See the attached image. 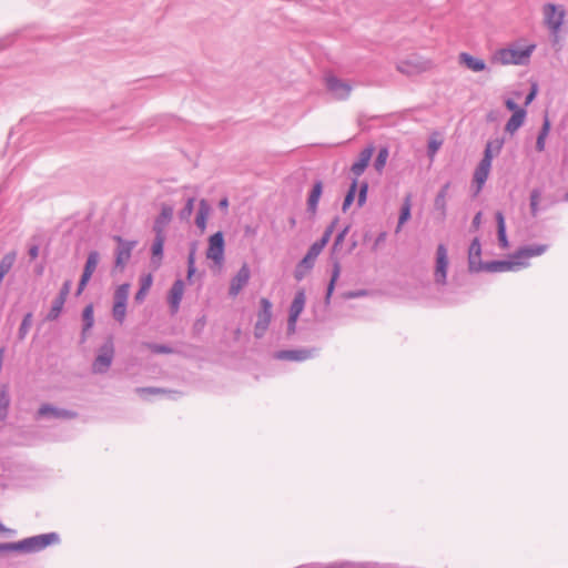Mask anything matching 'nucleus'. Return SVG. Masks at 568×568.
Returning a JSON list of instances; mask_svg holds the SVG:
<instances>
[{
    "instance_id": "1",
    "label": "nucleus",
    "mask_w": 568,
    "mask_h": 568,
    "mask_svg": "<svg viewBox=\"0 0 568 568\" xmlns=\"http://www.w3.org/2000/svg\"><path fill=\"white\" fill-rule=\"evenodd\" d=\"M503 143H504L503 140L495 141V149L497 152L500 151ZM493 144H494V142L487 143L485 151H484V156L479 161L478 165L475 169L474 176H473V189H474L473 196H477L480 193V191L483 190V187L488 179L490 168H491V161H493V153H491Z\"/></svg>"
},
{
    "instance_id": "2",
    "label": "nucleus",
    "mask_w": 568,
    "mask_h": 568,
    "mask_svg": "<svg viewBox=\"0 0 568 568\" xmlns=\"http://www.w3.org/2000/svg\"><path fill=\"white\" fill-rule=\"evenodd\" d=\"M19 542L20 552L33 554L43 550L48 546L59 544L60 536L58 532H48L24 538Z\"/></svg>"
},
{
    "instance_id": "3",
    "label": "nucleus",
    "mask_w": 568,
    "mask_h": 568,
    "mask_svg": "<svg viewBox=\"0 0 568 568\" xmlns=\"http://www.w3.org/2000/svg\"><path fill=\"white\" fill-rule=\"evenodd\" d=\"M114 354L113 336L110 335L98 349V354L92 363V372L94 374L106 373L112 365Z\"/></svg>"
},
{
    "instance_id": "4",
    "label": "nucleus",
    "mask_w": 568,
    "mask_h": 568,
    "mask_svg": "<svg viewBox=\"0 0 568 568\" xmlns=\"http://www.w3.org/2000/svg\"><path fill=\"white\" fill-rule=\"evenodd\" d=\"M534 50L535 44H530L524 49L504 48L496 52L495 59L501 64L525 65Z\"/></svg>"
},
{
    "instance_id": "5",
    "label": "nucleus",
    "mask_w": 568,
    "mask_h": 568,
    "mask_svg": "<svg viewBox=\"0 0 568 568\" xmlns=\"http://www.w3.org/2000/svg\"><path fill=\"white\" fill-rule=\"evenodd\" d=\"M432 65V61L429 60H423L417 57H413L397 62L396 69L398 72L412 77L428 71Z\"/></svg>"
},
{
    "instance_id": "6",
    "label": "nucleus",
    "mask_w": 568,
    "mask_h": 568,
    "mask_svg": "<svg viewBox=\"0 0 568 568\" xmlns=\"http://www.w3.org/2000/svg\"><path fill=\"white\" fill-rule=\"evenodd\" d=\"M565 12L564 10H559L556 4L547 3L544 7V20L545 24L550 30L555 40L558 38V32L560 30L561 24L564 23Z\"/></svg>"
},
{
    "instance_id": "7",
    "label": "nucleus",
    "mask_w": 568,
    "mask_h": 568,
    "mask_svg": "<svg viewBox=\"0 0 568 568\" xmlns=\"http://www.w3.org/2000/svg\"><path fill=\"white\" fill-rule=\"evenodd\" d=\"M448 251L445 244L440 243L436 248V261L434 280L438 285H445L447 282V270H448Z\"/></svg>"
},
{
    "instance_id": "8",
    "label": "nucleus",
    "mask_w": 568,
    "mask_h": 568,
    "mask_svg": "<svg viewBox=\"0 0 568 568\" xmlns=\"http://www.w3.org/2000/svg\"><path fill=\"white\" fill-rule=\"evenodd\" d=\"M261 308L257 313V320L254 326V336L262 338L266 333L272 318V303L270 300L261 298Z\"/></svg>"
},
{
    "instance_id": "9",
    "label": "nucleus",
    "mask_w": 568,
    "mask_h": 568,
    "mask_svg": "<svg viewBox=\"0 0 568 568\" xmlns=\"http://www.w3.org/2000/svg\"><path fill=\"white\" fill-rule=\"evenodd\" d=\"M525 266H527V262L517 261L511 256L510 260H495L486 262L480 268H483V272L501 273L520 270Z\"/></svg>"
},
{
    "instance_id": "10",
    "label": "nucleus",
    "mask_w": 568,
    "mask_h": 568,
    "mask_svg": "<svg viewBox=\"0 0 568 568\" xmlns=\"http://www.w3.org/2000/svg\"><path fill=\"white\" fill-rule=\"evenodd\" d=\"M113 240L118 243V247L115 250V267L122 270L131 258L132 251L136 246L138 242L124 240L120 235H114Z\"/></svg>"
},
{
    "instance_id": "11",
    "label": "nucleus",
    "mask_w": 568,
    "mask_h": 568,
    "mask_svg": "<svg viewBox=\"0 0 568 568\" xmlns=\"http://www.w3.org/2000/svg\"><path fill=\"white\" fill-rule=\"evenodd\" d=\"M225 241L222 231H217L209 239V247L206 257L213 260L216 264H221L224 260Z\"/></svg>"
},
{
    "instance_id": "12",
    "label": "nucleus",
    "mask_w": 568,
    "mask_h": 568,
    "mask_svg": "<svg viewBox=\"0 0 568 568\" xmlns=\"http://www.w3.org/2000/svg\"><path fill=\"white\" fill-rule=\"evenodd\" d=\"M325 84L326 89L338 100H346L352 92V85L348 82L332 74L325 78Z\"/></svg>"
},
{
    "instance_id": "13",
    "label": "nucleus",
    "mask_w": 568,
    "mask_h": 568,
    "mask_svg": "<svg viewBox=\"0 0 568 568\" xmlns=\"http://www.w3.org/2000/svg\"><path fill=\"white\" fill-rule=\"evenodd\" d=\"M316 348L282 349L274 353V358L280 361L304 362L313 358Z\"/></svg>"
},
{
    "instance_id": "14",
    "label": "nucleus",
    "mask_w": 568,
    "mask_h": 568,
    "mask_svg": "<svg viewBox=\"0 0 568 568\" xmlns=\"http://www.w3.org/2000/svg\"><path fill=\"white\" fill-rule=\"evenodd\" d=\"M40 417H52L57 419H74L78 417V413L65 408L54 407L50 404H43L37 412V418Z\"/></svg>"
},
{
    "instance_id": "15",
    "label": "nucleus",
    "mask_w": 568,
    "mask_h": 568,
    "mask_svg": "<svg viewBox=\"0 0 568 568\" xmlns=\"http://www.w3.org/2000/svg\"><path fill=\"white\" fill-rule=\"evenodd\" d=\"M250 275L251 272L248 266L243 264L235 276L231 280L229 295L232 297L237 296L241 290L248 283Z\"/></svg>"
},
{
    "instance_id": "16",
    "label": "nucleus",
    "mask_w": 568,
    "mask_h": 568,
    "mask_svg": "<svg viewBox=\"0 0 568 568\" xmlns=\"http://www.w3.org/2000/svg\"><path fill=\"white\" fill-rule=\"evenodd\" d=\"M548 250L547 244H531L519 247L514 254L513 257L517 261H524L542 255Z\"/></svg>"
},
{
    "instance_id": "17",
    "label": "nucleus",
    "mask_w": 568,
    "mask_h": 568,
    "mask_svg": "<svg viewBox=\"0 0 568 568\" xmlns=\"http://www.w3.org/2000/svg\"><path fill=\"white\" fill-rule=\"evenodd\" d=\"M183 292H184V282L181 278H178L172 284V286L169 291V297H168L170 310H171L172 314H175L179 311L180 304H181V301L183 297Z\"/></svg>"
},
{
    "instance_id": "18",
    "label": "nucleus",
    "mask_w": 568,
    "mask_h": 568,
    "mask_svg": "<svg viewBox=\"0 0 568 568\" xmlns=\"http://www.w3.org/2000/svg\"><path fill=\"white\" fill-rule=\"evenodd\" d=\"M373 152V145H368L361 151L358 160L351 168V171L355 175V179H357L359 175L364 173L365 169L367 168L372 159Z\"/></svg>"
},
{
    "instance_id": "19",
    "label": "nucleus",
    "mask_w": 568,
    "mask_h": 568,
    "mask_svg": "<svg viewBox=\"0 0 568 568\" xmlns=\"http://www.w3.org/2000/svg\"><path fill=\"white\" fill-rule=\"evenodd\" d=\"M173 207L170 205H162L160 214L156 216L153 231L154 233L165 234V227L173 217Z\"/></svg>"
},
{
    "instance_id": "20",
    "label": "nucleus",
    "mask_w": 568,
    "mask_h": 568,
    "mask_svg": "<svg viewBox=\"0 0 568 568\" xmlns=\"http://www.w3.org/2000/svg\"><path fill=\"white\" fill-rule=\"evenodd\" d=\"M458 61L462 65L474 72H481L487 68L486 62L483 59L476 58L467 52L459 53Z\"/></svg>"
},
{
    "instance_id": "21",
    "label": "nucleus",
    "mask_w": 568,
    "mask_h": 568,
    "mask_svg": "<svg viewBox=\"0 0 568 568\" xmlns=\"http://www.w3.org/2000/svg\"><path fill=\"white\" fill-rule=\"evenodd\" d=\"M165 242V234L155 233V237L152 244V257L151 262L155 267L161 265L163 258V247Z\"/></svg>"
},
{
    "instance_id": "22",
    "label": "nucleus",
    "mask_w": 568,
    "mask_h": 568,
    "mask_svg": "<svg viewBox=\"0 0 568 568\" xmlns=\"http://www.w3.org/2000/svg\"><path fill=\"white\" fill-rule=\"evenodd\" d=\"M322 193H323V182L321 180H317L314 183V185L308 194L307 212H310L312 214L316 213L317 205H318L320 199L322 196Z\"/></svg>"
},
{
    "instance_id": "23",
    "label": "nucleus",
    "mask_w": 568,
    "mask_h": 568,
    "mask_svg": "<svg viewBox=\"0 0 568 568\" xmlns=\"http://www.w3.org/2000/svg\"><path fill=\"white\" fill-rule=\"evenodd\" d=\"M83 327L81 332V343H84L88 338V332L93 327L94 324V310L93 304H88L82 312Z\"/></svg>"
},
{
    "instance_id": "24",
    "label": "nucleus",
    "mask_w": 568,
    "mask_h": 568,
    "mask_svg": "<svg viewBox=\"0 0 568 568\" xmlns=\"http://www.w3.org/2000/svg\"><path fill=\"white\" fill-rule=\"evenodd\" d=\"M450 183H445L440 190L438 191L435 201H434V207L436 211L440 213L442 220L446 219L447 215V204H446V197L448 194Z\"/></svg>"
},
{
    "instance_id": "25",
    "label": "nucleus",
    "mask_w": 568,
    "mask_h": 568,
    "mask_svg": "<svg viewBox=\"0 0 568 568\" xmlns=\"http://www.w3.org/2000/svg\"><path fill=\"white\" fill-rule=\"evenodd\" d=\"M211 213V205L205 199L199 202V210L195 217L196 226L203 232L206 227V221Z\"/></svg>"
},
{
    "instance_id": "26",
    "label": "nucleus",
    "mask_w": 568,
    "mask_h": 568,
    "mask_svg": "<svg viewBox=\"0 0 568 568\" xmlns=\"http://www.w3.org/2000/svg\"><path fill=\"white\" fill-rule=\"evenodd\" d=\"M306 302V295L304 290H298L293 298V302L290 306V313L288 316L291 317H297L301 315L305 307Z\"/></svg>"
},
{
    "instance_id": "27",
    "label": "nucleus",
    "mask_w": 568,
    "mask_h": 568,
    "mask_svg": "<svg viewBox=\"0 0 568 568\" xmlns=\"http://www.w3.org/2000/svg\"><path fill=\"white\" fill-rule=\"evenodd\" d=\"M526 114V110H519L518 112L513 113L506 123L505 131L514 134L524 124Z\"/></svg>"
},
{
    "instance_id": "28",
    "label": "nucleus",
    "mask_w": 568,
    "mask_h": 568,
    "mask_svg": "<svg viewBox=\"0 0 568 568\" xmlns=\"http://www.w3.org/2000/svg\"><path fill=\"white\" fill-rule=\"evenodd\" d=\"M11 398L9 387L3 385L0 390V420H6L9 415Z\"/></svg>"
},
{
    "instance_id": "29",
    "label": "nucleus",
    "mask_w": 568,
    "mask_h": 568,
    "mask_svg": "<svg viewBox=\"0 0 568 568\" xmlns=\"http://www.w3.org/2000/svg\"><path fill=\"white\" fill-rule=\"evenodd\" d=\"M496 222H497V236L500 247L506 248L508 247V239L506 234V224H505V217L504 214L498 211L496 213Z\"/></svg>"
},
{
    "instance_id": "30",
    "label": "nucleus",
    "mask_w": 568,
    "mask_h": 568,
    "mask_svg": "<svg viewBox=\"0 0 568 568\" xmlns=\"http://www.w3.org/2000/svg\"><path fill=\"white\" fill-rule=\"evenodd\" d=\"M65 301L67 300L62 298V296H55V298L52 302L50 311L45 315V320L49 322L58 320L62 313Z\"/></svg>"
},
{
    "instance_id": "31",
    "label": "nucleus",
    "mask_w": 568,
    "mask_h": 568,
    "mask_svg": "<svg viewBox=\"0 0 568 568\" xmlns=\"http://www.w3.org/2000/svg\"><path fill=\"white\" fill-rule=\"evenodd\" d=\"M322 251L317 245L312 244L305 256L301 260V266H305V270H312L316 257Z\"/></svg>"
},
{
    "instance_id": "32",
    "label": "nucleus",
    "mask_w": 568,
    "mask_h": 568,
    "mask_svg": "<svg viewBox=\"0 0 568 568\" xmlns=\"http://www.w3.org/2000/svg\"><path fill=\"white\" fill-rule=\"evenodd\" d=\"M550 131V121L548 116H545L541 129L539 130L537 141H536V150L538 152H542L546 145V138L548 136Z\"/></svg>"
},
{
    "instance_id": "33",
    "label": "nucleus",
    "mask_w": 568,
    "mask_h": 568,
    "mask_svg": "<svg viewBox=\"0 0 568 568\" xmlns=\"http://www.w3.org/2000/svg\"><path fill=\"white\" fill-rule=\"evenodd\" d=\"M339 273H341V266L336 262L334 264V266H333L332 276H331L329 283L327 285L326 295H325V298H324V303H325L326 306H328L331 304V298H332L333 292L335 290V284H336V281H337V278L339 276Z\"/></svg>"
},
{
    "instance_id": "34",
    "label": "nucleus",
    "mask_w": 568,
    "mask_h": 568,
    "mask_svg": "<svg viewBox=\"0 0 568 568\" xmlns=\"http://www.w3.org/2000/svg\"><path fill=\"white\" fill-rule=\"evenodd\" d=\"M410 210H412L410 195H407L404 199L403 205L400 207V213H399V217H398V224L396 227V232H399L402 225L410 219Z\"/></svg>"
},
{
    "instance_id": "35",
    "label": "nucleus",
    "mask_w": 568,
    "mask_h": 568,
    "mask_svg": "<svg viewBox=\"0 0 568 568\" xmlns=\"http://www.w3.org/2000/svg\"><path fill=\"white\" fill-rule=\"evenodd\" d=\"M357 187H358V181H357V179H354L348 187V191H347L345 197H344L343 205H342L343 212H346L349 209V206L353 204L355 196H356Z\"/></svg>"
},
{
    "instance_id": "36",
    "label": "nucleus",
    "mask_w": 568,
    "mask_h": 568,
    "mask_svg": "<svg viewBox=\"0 0 568 568\" xmlns=\"http://www.w3.org/2000/svg\"><path fill=\"white\" fill-rule=\"evenodd\" d=\"M135 392L140 395V396H145V395H158V394H170L172 395V398H175V395H179L180 393L176 392V390H170V389H164V388H160V387H138L135 389Z\"/></svg>"
},
{
    "instance_id": "37",
    "label": "nucleus",
    "mask_w": 568,
    "mask_h": 568,
    "mask_svg": "<svg viewBox=\"0 0 568 568\" xmlns=\"http://www.w3.org/2000/svg\"><path fill=\"white\" fill-rule=\"evenodd\" d=\"M100 261V254L98 251H90L84 264V272L93 274Z\"/></svg>"
},
{
    "instance_id": "38",
    "label": "nucleus",
    "mask_w": 568,
    "mask_h": 568,
    "mask_svg": "<svg viewBox=\"0 0 568 568\" xmlns=\"http://www.w3.org/2000/svg\"><path fill=\"white\" fill-rule=\"evenodd\" d=\"M31 325H32V313L29 312L23 316L22 322L19 326V329H18L19 341H23L26 338Z\"/></svg>"
},
{
    "instance_id": "39",
    "label": "nucleus",
    "mask_w": 568,
    "mask_h": 568,
    "mask_svg": "<svg viewBox=\"0 0 568 568\" xmlns=\"http://www.w3.org/2000/svg\"><path fill=\"white\" fill-rule=\"evenodd\" d=\"M152 284V276L151 274L146 275L144 278H142L141 286L139 291L134 295V300L138 303H141L144 301L146 291L150 288Z\"/></svg>"
},
{
    "instance_id": "40",
    "label": "nucleus",
    "mask_w": 568,
    "mask_h": 568,
    "mask_svg": "<svg viewBox=\"0 0 568 568\" xmlns=\"http://www.w3.org/2000/svg\"><path fill=\"white\" fill-rule=\"evenodd\" d=\"M130 285L128 283L121 284L114 292V303H128Z\"/></svg>"
},
{
    "instance_id": "41",
    "label": "nucleus",
    "mask_w": 568,
    "mask_h": 568,
    "mask_svg": "<svg viewBox=\"0 0 568 568\" xmlns=\"http://www.w3.org/2000/svg\"><path fill=\"white\" fill-rule=\"evenodd\" d=\"M388 149L387 148H381L378 153H377V156L374 161V168L377 172H382L383 169L385 168V164H386V161H387V158H388Z\"/></svg>"
},
{
    "instance_id": "42",
    "label": "nucleus",
    "mask_w": 568,
    "mask_h": 568,
    "mask_svg": "<svg viewBox=\"0 0 568 568\" xmlns=\"http://www.w3.org/2000/svg\"><path fill=\"white\" fill-rule=\"evenodd\" d=\"M195 253H196V245L193 243L190 247V252L187 255V280H191L192 276L195 274Z\"/></svg>"
},
{
    "instance_id": "43",
    "label": "nucleus",
    "mask_w": 568,
    "mask_h": 568,
    "mask_svg": "<svg viewBox=\"0 0 568 568\" xmlns=\"http://www.w3.org/2000/svg\"><path fill=\"white\" fill-rule=\"evenodd\" d=\"M194 203H195V199L194 197H189L183 206V209L180 211L179 213V217L180 220L184 221V220H189L193 213V210H194Z\"/></svg>"
},
{
    "instance_id": "44",
    "label": "nucleus",
    "mask_w": 568,
    "mask_h": 568,
    "mask_svg": "<svg viewBox=\"0 0 568 568\" xmlns=\"http://www.w3.org/2000/svg\"><path fill=\"white\" fill-rule=\"evenodd\" d=\"M125 313H126V305L125 304L113 303L112 315H113V318L116 322L122 324L124 318H125Z\"/></svg>"
},
{
    "instance_id": "45",
    "label": "nucleus",
    "mask_w": 568,
    "mask_h": 568,
    "mask_svg": "<svg viewBox=\"0 0 568 568\" xmlns=\"http://www.w3.org/2000/svg\"><path fill=\"white\" fill-rule=\"evenodd\" d=\"M144 345L154 354H172L174 352L172 347L164 344L144 343Z\"/></svg>"
},
{
    "instance_id": "46",
    "label": "nucleus",
    "mask_w": 568,
    "mask_h": 568,
    "mask_svg": "<svg viewBox=\"0 0 568 568\" xmlns=\"http://www.w3.org/2000/svg\"><path fill=\"white\" fill-rule=\"evenodd\" d=\"M486 262L481 261V255L471 256L468 255V267L471 273H479L483 272L481 265H485Z\"/></svg>"
},
{
    "instance_id": "47",
    "label": "nucleus",
    "mask_w": 568,
    "mask_h": 568,
    "mask_svg": "<svg viewBox=\"0 0 568 568\" xmlns=\"http://www.w3.org/2000/svg\"><path fill=\"white\" fill-rule=\"evenodd\" d=\"M357 189H358L357 206L362 207L366 203L367 193H368V183L364 181L359 184V186Z\"/></svg>"
},
{
    "instance_id": "48",
    "label": "nucleus",
    "mask_w": 568,
    "mask_h": 568,
    "mask_svg": "<svg viewBox=\"0 0 568 568\" xmlns=\"http://www.w3.org/2000/svg\"><path fill=\"white\" fill-rule=\"evenodd\" d=\"M367 295H369V291H367V290H356V291H347V292L341 293V297L343 300L365 297Z\"/></svg>"
},
{
    "instance_id": "49",
    "label": "nucleus",
    "mask_w": 568,
    "mask_h": 568,
    "mask_svg": "<svg viewBox=\"0 0 568 568\" xmlns=\"http://www.w3.org/2000/svg\"><path fill=\"white\" fill-rule=\"evenodd\" d=\"M18 34H19V31H16L13 33L2 37L0 39V50H4V49L9 48L14 42Z\"/></svg>"
},
{
    "instance_id": "50",
    "label": "nucleus",
    "mask_w": 568,
    "mask_h": 568,
    "mask_svg": "<svg viewBox=\"0 0 568 568\" xmlns=\"http://www.w3.org/2000/svg\"><path fill=\"white\" fill-rule=\"evenodd\" d=\"M468 255L477 256L481 255V244L478 237H475L469 246Z\"/></svg>"
},
{
    "instance_id": "51",
    "label": "nucleus",
    "mask_w": 568,
    "mask_h": 568,
    "mask_svg": "<svg viewBox=\"0 0 568 568\" xmlns=\"http://www.w3.org/2000/svg\"><path fill=\"white\" fill-rule=\"evenodd\" d=\"M20 542L19 541H14V542H2L0 544V554L2 552H9V551H17V552H20V547H19Z\"/></svg>"
},
{
    "instance_id": "52",
    "label": "nucleus",
    "mask_w": 568,
    "mask_h": 568,
    "mask_svg": "<svg viewBox=\"0 0 568 568\" xmlns=\"http://www.w3.org/2000/svg\"><path fill=\"white\" fill-rule=\"evenodd\" d=\"M442 143H443V142H442V141H439V140H435V139L429 140V142H428V148H427V152H428V155H429L430 158H433V156L436 154V152H437V151L439 150V148L442 146Z\"/></svg>"
},
{
    "instance_id": "53",
    "label": "nucleus",
    "mask_w": 568,
    "mask_h": 568,
    "mask_svg": "<svg viewBox=\"0 0 568 568\" xmlns=\"http://www.w3.org/2000/svg\"><path fill=\"white\" fill-rule=\"evenodd\" d=\"M71 287V280L64 281L57 296H62V298L67 300L68 295L70 294Z\"/></svg>"
},
{
    "instance_id": "54",
    "label": "nucleus",
    "mask_w": 568,
    "mask_h": 568,
    "mask_svg": "<svg viewBox=\"0 0 568 568\" xmlns=\"http://www.w3.org/2000/svg\"><path fill=\"white\" fill-rule=\"evenodd\" d=\"M349 231V225L345 226L335 237L334 240V248H336L338 245H341L345 239V236L347 235Z\"/></svg>"
},
{
    "instance_id": "55",
    "label": "nucleus",
    "mask_w": 568,
    "mask_h": 568,
    "mask_svg": "<svg viewBox=\"0 0 568 568\" xmlns=\"http://www.w3.org/2000/svg\"><path fill=\"white\" fill-rule=\"evenodd\" d=\"M505 106L507 110L511 111L513 113L518 112L519 110H525L524 108H520L513 99H507L505 101Z\"/></svg>"
},
{
    "instance_id": "56",
    "label": "nucleus",
    "mask_w": 568,
    "mask_h": 568,
    "mask_svg": "<svg viewBox=\"0 0 568 568\" xmlns=\"http://www.w3.org/2000/svg\"><path fill=\"white\" fill-rule=\"evenodd\" d=\"M297 317L288 316L287 320V335L291 336L296 332Z\"/></svg>"
},
{
    "instance_id": "57",
    "label": "nucleus",
    "mask_w": 568,
    "mask_h": 568,
    "mask_svg": "<svg viewBox=\"0 0 568 568\" xmlns=\"http://www.w3.org/2000/svg\"><path fill=\"white\" fill-rule=\"evenodd\" d=\"M329 239H331L329 233L324 231L322 237L320 240H317L316 242H314L313 244L317 245L321 250H323L325 247V245L328 243Z\"/></svg>"
},
{
    "instance_id": "58",
    "label": "nucleus",
    "mask_w": 568,
    "mask_h": 568,
    "mask_svg": "<svg viewBox=\"0 0 568 568\" xmlns=\"http://www.w3.org/2000/svg\"><path fill=\"white\" fill-rule=\"evenodd\" d=\"M386 237H387V233H386V232H381V233L376 236V239H375V241H374V244H373V247H372V248H373V251H376V250L378 248V246H379L381 244H383V243L386 241Z\"/></svg>"
},
{
    "instance_id": "59",
    "label": "nucleus",
    "mask_w": 568,
    "mask_h": 568,
    "mask_svg": "<svg viewBox=\"0 0 568 568\" xmlns=\"http://www.w3.org/2000/svg\"><path fill=\"white\" fill-rule=\"evenodd\" d=\"M308 270H305V266H301V262L297 264L296 268H295V272H294V276L297 281H301L304 278L305 276V273L307 272Z\"/></svg>"
},
{
    "instance_id": "60",
    "label": "nucleus",
    "mask_w": 568,
    "mask_h": 568,
    "mask_svg": "<svg viewBox=\"0 0 568 568\" xmlns=\"http://www.w3.org/2000/svg\"><path fill=\"white\" fill-rule=\"evenodd\" d=\"M536 94H537V85L532 84L529 93L526 95L525 105H529L536 98Z\"/></svg>"
},
{
    "instance_id": "61",
    "label": "nucleus",
    "mask_w": 568,
    "mask_h": 568,
    "mask_svg": "<svg viewBox=\"0 0 568 568\" xmlns=\"http://www.w3.org/2000/svg\"><path fill=\"white\" fill-rule=\"evenodd\" d=\"M28 254L30 256L31 260H34L38 257L39 255V244H31L29 246V250H28Z\"/></svg>"
},
{
    "instance_id": "62",
    "label": "nucleus",
    "mask_w": 568,
    "mask_h": 568,
    "mask_svg": "<svg viewBox=\"0 0 568 568\" xmlns=\"http://www.w3.org/2000/svg\"><path fill=\"white\" fill-rule=\"evenodd\" d=\"M541 196V191L539 189H534L530 192V203H539Z\"/></svg>"
},
{
    "instance_id": "63",
    "label": "nucleus",
    "mask_w": 568,
    "mask_h": 568,
    "mask_svg": "<svg viewBox=\"0 0 568 568\" xmlns=\"http://www.w3.org/2000/svg\"><path fill=\"white\" fill-rule=\"evenodd\" d=\"M481 222V212L476 213V215L473 219V226L478 227Z\"/></svg>"
},
{
    "instance_id": "64",
    "label": "nucleus",
    "mask_w": 568,
    "mask_h": 568,
    "mask_svg": "<svg viewBox=\"0 0 568 568\" xmlns=\"http://www.w3.org/2000/svg\"><path fill=\"white\" fill-rule=\"evenodd\" d=\"M337 222H338V219H337V217H335V219L332 221V223H331V224L326 227V230H325V232H328L331 236H332V233H333V231H334L335 225H336V223H337Z\"/></svg>"
}]
</instances>
